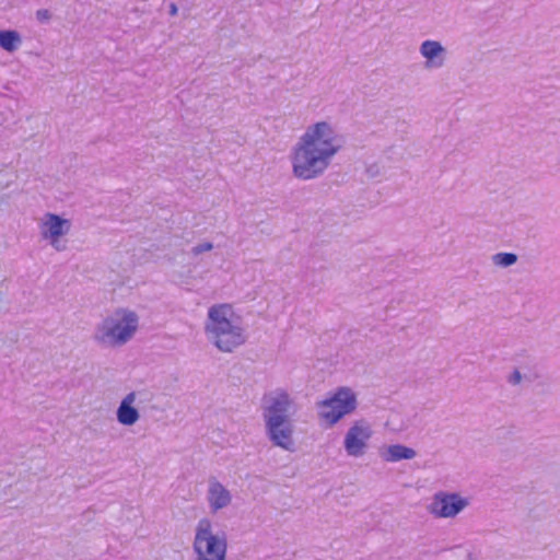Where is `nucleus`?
<instances>
[{
	"label": "nucleus",
	"instance_id": "f257e3e1",
	"mask_svg": "<svg viewBox=\"0 0 560 560\" xmlns=\"http://www.w3.org/2000/svg\"><path fill=\"white\" fill-rule=\"evenodd\" d=\"M343 137L328 121H317L306 127L292 148V174L302 180L320 177L343 147Z\"/></svg>",
	"mask_w": 560,
	"mask_h": 560
},
{
	"label": "nucleus",
	"instance_id": "f03ea898",
	"mask_svg": "<svg viewBox=\"0 0 560 560\" xmlns=\"http://www.w3.org/2000/svg\"><path fill=\"white\" fill-rule=\"evenodd\" d=\"M203 331L207 340L225 353L233 352L247 340L243 318L230 303H218L208 308Z\"/></svg>",
	"mask_w": 560,
	"mask_h": 560
},
{
	"label": "nucleus",
	"instance_id": "7ed1b4c3",
	"mask_svg": "<svg viewBox=\"0 0 560 560\" xmlns=\"http://www.w3.org/2000/svg\"><path fill=\"white\" fill-rule=\"evenodd\" d=\"M292 399L278 389L264 396L262 417L269 440L277 446L290 451L293 445V427L290 421Z\"/></svg>",
	"mask_w": 560,
	"mask_h": 560
},
{
	"label": "nucleus",
	"instance_id": "20e7f679",
	"mask_svg": "<svg viewBox=\"0 0 560 560\" xmlns=\"http://www.w3.org/2000/svg\"><path fill=\"white\" fill-rule=\"evenodd\" d=\"M194 560H225L228 539L224 533L214 534L208 517L198 521L192 541Z\"/></svg>",
	"mask_w": 560,
	"mask_h": 560
},
{
	"label": "nucleus",
	"instance_id": "39448f33",
	"mask_svg": "<svg viewBox=\"0 0 560 560\" xmlns=\"http://www.w3.org/2000/svg\"><path fill=\"white\" fill-rule=\"evenodd\" d=\"M355 408L354 392L349 387H339L330 397L318 402V415L329 425H334Z\"/></svg>",
	"mask_w": 560,
	"mask_h": 560
},
{
	"label": "nucleus",
	"instance_id": "423d86ee",
	"mask_svg": "<svg viewBox=\"0 0 560 560\" xmlns=\"http://www.w3.org/2000/svg\"><path fill=\"white\" fill-rule=\"evenodd\" d=\"M469 505V499L457 492L438 491L432 497L428 511L439 518H453Z\"/></svg>",
	"mask_w": 560,
	"mask_h": 560
},
{
	"label": "nucleus",
	"instance_id": "0eeeda50",
	"mask_svg": "<svg viewBox=\"0 0 560 560\" xmlns=\"http://www.w3.org/2000/svg\"><path fill=\"white\" fill-rule=\"evenodd\" d=\"M373 429L369 421L361 419L354 421L345 434L343 448L350 457H361L365 454Z\"/></svg>",
	"mask_w": 560,
	"mask_h": 560
},
{
	"label": "nucleus",
	"instance_id": "6e6552de",
	"mask_svg": "<svg viewBox=\"0 0 560 560\" xmlns=\"http://www.w3.org/2000/svg\"><path fill=\"white\" fill-rule=\"evenodd\" d=\"M139 318L132 311L122 310L107 328V343L124 345L129 341L138 329Z\"/></svg>",
	"mask_w": 560,
	"mask_h": 560
},
{
	"label": "nucleus",
	"instance_id": "1a4fd4ad",
	"mask_svg": "<svg viewBox=\"0 0 560 560\" xmlns=\"http://www.w3.org/2000/svg\"><path fill=\"white\" fill-rule=\"evenodd\" d=\"M206 500L210 512L215 514L232 503V493L217 478L211 477L208 480Z\"/></svg>",
	"mask_w": 560,
	"mask_h": 560
},
{
	"label": "nucleus",
	"instance_id": "9d476101",
	"mask_svg": "<svg viewBox=\"0 0 560 560\" xmlns=\"http://www.w3.org/2000/svg\"><path fill=\"white\" fill-rule=\"evenodd\" d=\"M419 54L424 59L427 70H436L444 67L446 61V48L434 39H425L419 46Z\"/></svg>",
	"mask_w": 560,
	"mask_h": 560
},
{
	"label": "nucleus",
	"instance_id": "9b49d317",
	"mask_svg": "<svg viewBox=\"0 0 560 560\" xmlns=\"http://www.w3.org/2000/svg\"><path fill=\"white\" fill-rule=\"evenodd\" d=\"M46 220L40 228L42 236L50 241V244L59 249V237L67 234L70 230V222L55 213H46Z\"/></svg>",
	"mask_w": 560,
	"mask_h": 560
},
{
	"label": "nucleus",
	"instance_id": "f8f14e48",
	"mask_svg": "<svg viewBox=\"0 0 560 560\" xmlns=\"http://www.w3.org/2000/svg\"><path fill=\"white\" fill-rule=\"evenodd\" d=\"M136 401V393L131 392L125 396L117 409V420L122 425L135 424L140 415L139 411L132 406Z\"/></svg>",
	"mask_w": 560,
	"mask_h": 560
},
{
	"label": "nucleus",
	"instance_id": "ddd939ff",
	"mask_svg": "<svg viewBox=\"0 0 560 560\" xmlns=\"http://www.w3.org/2000/svg\"><path fill=\"white\" fill-rule=\"evenodd\" d=\"M417 454L413 448L401 444L389 445L381 452V457L388 463H395L401 459H412Z\"/></svg>",
	"mask_w": 560,
	"mask_h": 560
},
{
	"label": "nucleus",
	"instance_id": "4468645a",
	"mask_svg": "<svg viewBox=\"0 0 560 560\" xmlns=\"http://www.w3.org/2000/svg\"><path fill=\"white\" fill-rule=\"evenodd\" d=\"M22 43L21 35L16 31L0 30V47L9 52L15 51Z\"/></svg>",
	"mask_w": 560,
	"mask_h": 560
},
{
	"label": "nucleus",
	"instance_id": "2eb2a0df",
	"mask_svg": "<svg viewBox=\"0 0 560 560\" xmlns=\"http://www.w3.org/2000/svg\"><path fill=\"white\" fill-rule=\"evenodd\" d=\"M492 262L497 267L508 268L517 261V255L514 253H497L492 256Z\"/></svg>",
	"mask_w": 560,
	"mask_h": 560
},
{
	"label": "nucleus",
	"instance_id": "dca6fc26",
	"mask_svg": "<svg viewBox=\"0 0 560 560\" xmlns=\"http://www.w3.org/2000/svg\"><path fill=\"white\" fill-rule=\"evenodd\" d=\"M212 248H213V244L210 242H206V243L198 244V245L194 246L191 248V253L195 256H198V255L202 254L203 252L211 250Z\"/></svg>",
	"mask_w": 560,
	"mask_h": 560
},
{
	"label": "nucleus",
	"instance_id": "f3484780",
	"mask_svg": "<svg viewBox=\"0 0 560 560\" xmlns=\"http://www.w3.org/2000/svg\"><path fill=\"white\" fill-rule=\"evenodd\" d=\"M36 19L40 23H46L51 19V13L47 9H39L36 11Z\"/></svg>",
	"mask_w": 560,
	"mask_h": 560
},
{
	"label": "nucleus",
	"instance_id": "a211bd4d",
	"mask_svg": "<svg viewBox=\"0 0 560 560\" xmlns=\"http://www.w3.org/2000/svg\"><path fill=\"white\" fill-rule=\"evenodd\" d=\"M509 383L512 385H517L522 381V374L520 371L515 370L510 376H509Z\"/></svg>",
	"mask_w": 560,
	"mask_h": 560
},
{
	"label": "nucleus",
	"instance_id": "6ab92c4d",
	"mask_svg": "<svg viewBox=\"0 0 560 560\" xmlns=\"http://www.w3.org/2000/svg\"><path fill=\"white\" fill-rule=\"evenodd\" d=\"M96 339L100 341L105 340V323H103L98 326Z\"/></svg>",
	"mask_w": 560,
	"mask_h": 560
},
{
	"label": "nucleus",
	"instance_id": "aec40b11",
	"mask_svg": "<svg viewBox=\"0 0 560 560\" xmlns=\"http://www.w3.org/2000/svg\"><path fill=\"white\" fill-rule=\"evenodd\" d=\"M177 11H178L177 5H176L175 3H171V4H170V14H171L172 16H174V15H176V14H177Z\"/></svg>",
	"mask_w": 560,
	"mask_h": 560
},
{
	"label": "nucleus",
	"instance_id": "412c9836",
	"mask_svg": "<svg viewBox=\"0 0 560 560\" xmlns=\"http://www.w3.org/2000/svg\"><path fill=\"white\" fill-rule=\"evenodd\" d=\"M2 300H3V299H2V294L0 293V303L2 302Z\"/></svg>",
	"mask_w": 560,
	"mask_h": 560
}]
</instances>
